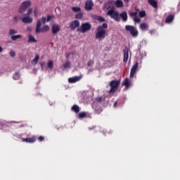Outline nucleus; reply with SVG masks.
<instances>
[{"instance_id": "obj_51", "label": "nucleus", "mask_w": 180, "mask_h": 180, "mask_svg": "<svg viewBox=\"0 0 180 180\" xmlns=\"http://www.w3.org/2000/svg\"><path fill=\"white\" fill-rule=\"evenodd\" d=\"M69 56H70V54L68 55V57H69Z\"/></svg>"}, {"instance_id": "obj_40", "label": "nucleus", "mask_w": 180, "mask_h": 180, "mask_svg": "<svg viewBox=\"0 0 180 180\" xmlns=\"http://www.w3.org/2000/svg\"><path fill=\"white\" fill-rule=\"evenodd\" d=\"M96 101L97 102H98L99 103H101V102H102V101H103V98H102V97H98V98H96Z\"/></svg>"}, {"instance_id": "obj_18", "label": "nucleus", "mask_w": 180, "mask_h": 180, "mask_svg": "<svg viewBox=\"0 0 180 180\" xmlns=\"http://www.w3.org/2000/svg\"><path fill=\"white\" fill-rule=\"evenodd\" d=\"M174 15L172 14L169 15L165 19L166 23H171V22L174 20Z\"/></svg>"}, {"instance_id": "obj_30", "label": "nucleus", "mask_w": 180, "mask_h": 180, "mask_svg": "<svg viewBox=\"0 0 180 180\" xmlns=\"http://www.w3.org/2000/svg\"><path fill=\"white\" fill-rule=\"evenodd\" d=\"M13 79H15V81H18V79H19L20 78V73L19 72H15L13 75Z\"/></svg>"}, {"instance_id": "obj_42", "label": "nucleus", "mask_w": 180, "mask_h": 180, "mask_svg": "<svg viewBox=\"0 0 180 180\" xmlns=\"http://www.w3.org/2000/svg\"><path fill=\"white\" fill-rule=\"evenodd\" d=\"M40 65H41V70H44V65H46V63L42 61L40 63Z\"/></svg>"}, {"instance_id": "obj_39", "label": "nucleus", "mask_w": 180, "mask_h": 180, "mask_svg": "<svg viewBox=\"0 0 180 180\" xmlns=\"http://www.w3.org/2000/svg\"><path fill=\"white\" fill-rule=\"evenodd\" d=\"M93 64H94V60H89L87 62V65H88V67H91Z\"/></svg>"}, {"instance_id": "obj_41", "label": "nucleus", "mask_w": 180, "mask_h": 180, "mask_svg": "<svg viewBox=\"0 0 180 180\" xmlns=\"http://www.w3.org/2000/svg\"><path fill=\"white\" fill-rule=\"evenodd\" d=\"M134 21L135 22V23H140V18H139L138 17H135L134 18Z\"/></svg>"}, {"instance_id": "obj_9", "label": "nucleus", "mask_w": 180, "mask_h": 180, "mask_svg": "<svg viewBox=\"0 0 180 180\" xmlns=\"http://www.w3.org/2000/svg\"><path fill=\"white\" fill-rule=\"evenodd\" d=\"M92 6H94L92 0H87L84 4V9H86V11H92Z\"/></svg>"}, {"instance_id": "obj_49", "label": "nucleus", "mask_w": 180, "mask_h": 180, "mask_svg": "<svg viewBox=\"0 0 180 180\" xmlns=\"http://www.w3.org/2000/svg\"><path fill=\"white\" fill-rule=\"evenodd\" d=\"M149 33H150V34H153V30H150V31H149Z\"/></svg>"}, {"instance_id": "obj_48", "label": "nucleus", "mask_w": 180, "mask_h": 180, "mask_svg": "<svg viewBox=\"0 0 180 180\" xmlns=\"http://www.w3.org/2000/svg\"><path fill=\"white\" fill-rule=\"evenodd\" d=\"M2 50H3L2 46H0V53H2Z\"/></svg>"}, {"instance_id": "obj_19", "label": "nucleus", "mask_w": 180, "mask_h": 180, "mask_svg": "<svg viewBox=\"0 0 180 180\" xmlns=\"http://www.w3.org/2000/svg\"><path fill=\"white\" fill-rule=\"evenodd\" d=\"M15 34H18V30L15 29H10L8 31V35L12 37V36H15Z\"/></svg>"}, {"instance_id": "obj_36", "label": "nucleus", "mask_w": 180, "mask_h": 180, "mask_svg": "<svg viewBox=\"0 0 180 180\" xmlns=\"http://www.w3.org/2000/svg\"><path fill=\"white\" fill-rule=\"evenodd\" d=\"M97 20H98L99 22H105V18H103L102 16H98Z\"/></svg>"}, {"instance_id": "obj_24", "label": "nucleus", "mask_w": 180, "mask_h": 180, "mask_svg": "<svg viewBox=\"0 0 180 180\" xmlns=\"http://www.w3.org/2000/svg\"><path fill=\"white\" fill-rule=\"evenodd\" d=\"M72 110L73 112H75V113H79V106H78V105H74L72 107Z\"/></svg>"}, {"instance_id": "obj_6", "label": "nucleus", "mask_w": 180, "mask_h": 180, "mask_svg": "<svg viewBox=\"0 0 180 180\" xmlns=\"http://www.w3.org/2000/svg\"><path fill=\"white\" fill-rule=\"evenodd\" d=\"M107 15L110 16L112 19H114L116 22H120V18H119V12L114 11L113 8H111L108 11Z\"/></svg>"}, {"instance_id": "obj_2", "label": "nucleus", "mask_w": 180, "mask_h": 180, "mask_svg": "<svg viewBox=\"0 0 180 180\" xmlns=\"http://www.w3.org/2000/svg\"><path fill=\"white\" fill-rule=\"evenodd\" d=\"M109 86H110V89L108 91L110 95H114L115 92L119 89V86H120V80H112L110 82Z\"/></svg>"}, {"instance_id": "obj_17", "label": "nucleus", "mask_w": 180, "mask_h": 180, "mask_svg": "<svg viewBox=\"0 0 180 180\" xmlns=\"http://www.w3.org/2000/svg\"><path fill=\"white\" fill-rule=\"evenodd\" d=\"M120 18H122L123 22H127V12L123 11L120 14Z\"/></svg>"}, {"instance_id": "obj_3", "label": "nucleus", "mask_w": 180, "mask_h": 180, "mask_svg": "<svg viewBox=\"0 0 180 180\" xmlns=\"http://www.w3.org/2000/svg\"><path fill=\"white\" fill-rule=\"evenodd\" d=\"M30 6H32V1L27 0L23 1L20 6L18 8V13H23L24 12H26L27 8H30Z\"/></svg>"}, {"instance_id": "obj_23", "label": "nucleus", "mask_w": 180, "mask_h": 180, "mask_svg": "<svg viewBox=\"0 0 180 180\" xmlns=\"http://www.w3.org/2000/svg\"><path fill=\"white\" fill-rule=\"evenodd\" d=\"M115 5L117 8H122L123 6V1L122 0H117L115 2Z\"/></svg>"}, {"instance_id": "obj_22", "label": "nucleus", "mask_w": 180, "mask_h": 180, "mask_svg": "<svg viewBox=\"0 0 180 180\" xmlns=\"http://www.w3.org/2000/svg\"><path fill=\"white\" fill-rule=\"evenodd\" d=\"M23 141H25V143H34V141H36V138L34 137L26 138L23 139Z\"/></svg>"}, {"instance_id": "obj_38", "label": "nucleus", "mask_w": 180, "mask_h": 180, "mask_svg": "<svg viewBox=\"0 0 180 180\" xmlns=\"http://www.w3.org/2000/svg\"><path fill=\"white\" fill-rule=\"evenodd\" d=\"M10 56H11V57H15V56H16V53H15V52L13 51V50H11V51H10Z\"/></svg>"}, {"instance_id": "obj_45", "label": "nucleus", "mask_w": 180, "mask_h": 180, "mask_svg": "<svg viewBox=\"0 0 180 180\" xmlns=\"http://www.w3.org/2000/svg\"><path fill=\"white\" fill-rule=\"evenodd\" d=\"M13 19H14V21H15V22H18V20H19V17L15 15V16H14Z\"/></svg>"}, {"instance_id": "obj_21", "label": "nucleus", "mask_w": 180, "mask_h": 180, "mask_svg": "<svg viewBox=\"0 0 180 180\" xmlns=\"http://www.w3.org/2000/svg\"><path fill=\"white\" fill-rule=\"evenodd\" d=\"M22 34L18 35H13L11 39L13 40V41H16V40H19L20 39H22Z\"/></svg>"}, {"instance_id": "obj_1", "label": "nucleus", "mask_w": 180, "mask_h": 180, "mask_svg": "<svg viewBox=\"0 0 180 180\" xmlns=\"http://www.w3.org/2000/svg\"><path fill=\"white\" fill-rule=\"evenodd\" d=\"M41 23H43V25H46L45 17H42L41 20H37V27L35 29V33H37V34L39 33H44L45 32H49V30H50V27H49V25H44L41 27Z\"/></svg>"}, {"instance_id": "obj_32", "label": "nucleus", "mask_w": 180, "mask_h": 180, "mask_svg": "<svg viewBox=\"0 0 180 180\" xmlns=\"http://www.w3.org/2000/svg\"><path fill=\"white\" fill-rule=\"evenodd\" d=\"M84 16V13H77L76 15H75V18L76 19H79V20H81V19H82V17Z\"/></svg>"}, {"instance_id": "obj_16", "label": "nucleus", "mask_w": 180, "mask_h": 180, "mask_svg": "<svg viewBox=\"0 0 180 180\" xmlns=\"http://www.w3.org/2000/svg\"><path fill=\"white\" fill-rule=\"evenodd\" d=\"M81 79V77L76 76L75 77H70L68 79V82L70 84H74L75 82H77V81H79Z\"/></svg>"}, {"instance_id": "obj_43", "label": "nucleus", "mask_w": 180, "mask_h": 180, "mask_svg": "<svg viewBox=\"0 0 180 180\" xmlns=\"http://www.w3.org/2000/svg\"><path fill=\"white\" fill-rule=\"evenodd\" d=\"M39 14V12L37 11V8H35L34 10V15L35 18H37V15Z\"/></svg>"}, {"instance_id": "obj_4", "label": "nucleus", "mask_w": 180, "mask_h": 180, "mask_svg": "<svg viewBox=\"0 0 180 180\" xmlns=\"http://www.w3.org/2000/svg\"><path fill=\"white\" fill-rule=\"evenodd\" d=\"M125 30L129 32L132 37H137L139 36V30L133 25H126Z\"/></svg>"}, {"instance_id": "obj_11", "label": "nucleus", "mask_w": 180, "mask_h": 180, "mask_svg": "<svg viewBox=\"0 0 180 180\" xmlns=\"http://www.w3.org/2000/svg\"><path fill=\"white\" fill-rule=\"evenodd\" d=\"M22 23H32L33 22V18L30 15H24L22 18Z\"/></svg>"}, {"instance_id": "obj_44", "label": "nucleus", "mask_w": 180, "mask_h": 180, "mask_svg": "<svg viewBox=\"0 0 180 180\" xmlns=\"http://www.w3.org/2000/svg\"><path fill=\"white\" fill-rule=\"evenodd\" d=\"M51 19H53V16L52 15H49L46 18V21L50 22V20H51Z\"/></svg>"}, {"instance_id": "obj_33", "label": "nucleus", "mask_w": 180, "mask_h": 180, "mask_svg": "<svg viewBox=\"0 0 180 180\" xmlns=\"http://www.w3.org/2000/svg\"><path fill=\"white\" fill-rule=\"evenodd\" d=\"M72 11L75 13L81 12V8L79 7H72Z\"/></svg>"}, {"instance_id": "obj_34", "label": "nucleus", "mask_w": 180, "mask_h": 180, "mask_svg": "<svg viewBox=\"0 0 180 180\" xmlns=\"http://www.w3.org/2000/svg\"><path fill=\"white\" fill-rule=\"evenodd\" d=\"M98 27H101L102 30H105V29H108V24L103 23L102 25H100Z\"/></svg>"}, {"instance_id": "obj_25", "label": "nucleus", "mask_w": 180, "mask_h": 180, "mask_svg": "<svg viewBox=\"0 0 180 180\" xmlns=\"http://www.w3.org/2000/svg\"><path fill=\"white\" fill-rule=\"evenodd\" d=\"M140 29L142 30H148V24L147 23H141L140 25Z\"/></svg>"}, {"instance_id": "obj_28", "label": "nucleus", "mask_w": 180, "mask_h": 180, "mask_svg": "<svg viewBox=\"0 0 180 180\" xmlns=\"http://www.w3.org/2000/svg\"><path fill=\"white\" fill-rule=\"evenodd\" d=\"M63 68L67 69V68H71V63L70 61H66L63 65Z\"/></svg>"}, {"instance_id": "obj_10", "label": "nucleus", "mask_w": 180, "mask_h": 180, "mask_svg": "<svg viewBox=\"0 0 180 180\" xmlns=\"http://www.w3.org/2000/svg\"><path fill=\"white\" fill-rule=\"evenodd\" d=\"M137 68H139V63L136 62L131 69V78H133V77H134V74H136V72H137Z\"/></svg>"}, {"instance_id": "obj_26", "label": "nucleus", "mask_w": 180, "mask_h": 180, "mask_svg": "<svg viewBox=\"0 0 180 180\" xmlns=\"http://www.w3.org/2000/svg\"><path fill=\"white\" fill-rule=\"evenodd\" d=\"M32 13H33V8H28L27 13H23L22 14V16H30V15H32Z\"/></svg>"}, {"instance_id": "obj_14", "label": "nucleus", "mask_w": 180, "mask_h": 180, "mask_svg": "<svg viewBox=\"0 0 180 180\" xmlns=\"http://www.w3.org/2000/svg\"><path fill=\"white\" fill-rule=\"evenodd\" d=\"M122 85H124V86H125L126 88L129 89L130 88V86H131V82H130L129 78H126L122 82Z\"/></svg>"}, {"instance_id": "obj_27", "label": "nucleus", "mask_w": 180, "mask_h": 180, "mask_svg": "<svg viewBox=\"0 0 180 180\" xmlns=\"http://www.w3.org/2000/svg\"><path fill=\"white\" fill-rule=\"evenodd\" d=\"M47 67L49 70H53L54 68V61L49 60L47 63Z\"/></svg>"}, {"instance_id": "obj_35", "label": "nucleus", "mask_w": 180, "mask_h": 180, "mask_svg": "<svg viewBox=\"0 0 180 180\" xmlns=\"http://www.w3.org/2000/svg\"><path fill=\"white\" fill-rule=\"evenodd\" d=\"M139 16H140L141 18H144V17H146V11H140V12H139Z\"/></svg>"}, {"instance_id": "obj_13", "label": "nucleus", "mask_w": 180, "mask_h": 180, "mask_svg": "<svg viewBox=\"0 0 180 180\" xmlns=\"http://www.w3.org/2000/svg\"><path fill=\"white\" fill-rule=\"evenodd\" d=\"M60 25L54 24L52 26V33L53 34H57V33H58V32H60Z\"/></svg>"}, {"instance_id": "obj_47", "label": "nucleus", "mask_w": 180, "mask_h": 180, "mask_svg": "<svg viewBox=\"0 0 180 180\" xmlns=\"http://www.w3.org/2000/svg\"><path fill=\"white\" fill-rule=\"evenodd\" d=\"M116 106H117V101H115L114 103V108H116Z\"/></svg>"}, {"instance_id": "obj_50", "label": "nucleus", "mask_w": 180, "mask_h": 180, "mask_svg": "<svg viewBox=\"0 0 180 180\" xmlns=\"http://www.w3.org/2000/svg\"><path fill=\"white\" fill-rule=\"evenodd\" d=\"M124 2H129V1H130V0H124Z\"/></svg>"}, {"instance_id": "obj_15", "label": "nucleus", "mask_w": 180, "mask_h": 180, "mask_svg": "<svg viewBox=\"0 0 180 180\" xmlns=\"http://www.w3.org/2000/svg\"><path fill=\"white\" fill-rule=\"evenodd\" d=\"M148 2L149 4V5L153 6V8H155V9H157V8H158V3L157 2V1H155V0H148Z\"/></svg>"}, {"instance_id": "obj_37", "label": "nucleus", "mask_w": 180, "mask_h": 180, "mask_svg": "<svg viewBox=\"0 0 180 180\" xmlns=\"http://www.w3.org/2000/svg\"><path fill=\"white\" fill-rule=\"evenodd\" d=\"M129 15L131 16V18H133L134 19V18H137V13H129Z\"/></svg>"}, {"instance_id": "obj_29", "label": "nucleus", "mask_w": 180, "mask_h": 180, "mask_svg": "<svg viewBox=\"0 0 180 180\" xmlns=\"http://www.w3.org/2000/svg\"><path fill=\"white\" fill-rule=\"evenodd\" d=\"M40 59V56L37 55L35 58L32 60V63H34V65L39 63V60Z\"/></svg>"}, {"instance_id": "obj_20", "label": "nucleus", "mask_w": 180, "mask_h": 180, "mask_svg": "<svg viewBox=\"0 0 180 180\" xmlns=\"http://www.w3.org/2000/svg\"><path fill=\"white\" fill-rule=\"evenodd\" d=\"M28 43H37V39L32 34L28 35Z\"/></svg>"}, {"instance_id": "obj_7", "label": "nucleus", "mask_w": 180, "mask_h": 180, "mask_svg": "<svg viewBox=\"0 0 180 180\" xmlns=\"http://www.w3.org/2000/svg\"><path fill=\"white\" fill-rule=\"evenodd\" d=\"M91 27H92V25L89 22H84L77 30L81 33H86V32L91 30Z\"/></svg>"}, {"instance_id": "obj_46", "label": "nucleus", "mask_w": 180, "mask_h": 180, "mask_svg": "<svg viewBox=\"0 0 180 180\" xmlns=\"http://www.w3.org/2000/svg\"><path fill=\"white\" fill-rule=\"evenodd\" d=\"M38 139L39 140V141H43L44 140V137H43V136H39V137L38 138Z\"/></svg>"}, {"instance_id": "obj_12", "label": "nucleus", "mask_w": 180, "mask_h": 180, "mask_svg": "<svg viewBox=\"0 0 180 180\" xmlns=\"http://www.w3.org/2000/svg\"><path fill=\"white\" fill-rule=\"evenodd\" d=\"M124 63H127V60H129V48L126 47L124 50Z\"/></svg>"}, {"instance_id": "obj_31", "label": "nucleus", "mask_w": 180, "mask_h": 180, "mask_svg": "<svg viewBox=\"0 0 180 180\" xmlns=\"http://www.w3.org/2000/svg\"><path fill=\"white\" fill-rule=\"evenodd\" d=\"M84 117H86V112H79L78 115L79 119H84Z\"/></svg>"}, {"instance_id": "obj_5", "label": "nucleus", "mask_w": 180, "mask_h": 180, "mask_svg": "<svg viewBox=\"0 0 180 180\" xmlns=\"http://www.w3.org/2000/svg\"><path fill=\"white\" fill-rule=\"evenodd\" d=\"M95 37L98 40H103L106 37V30H102L101 27H98Z\"/></svg>"}, {"instance_id": "obj_8", "label": "nucleus", "mask_w": 180, "mask_h": 180, "mask_svg": "<svg viewBox=\"0 0 180 180\" xmlns=\"http://www.w3.org/2000/svg\"><path fill=\"white\" fill-rule=\"evenodd\" d=\"M77 27H79V21L78 20H73L70 22V30H75Z\"/></svg>"}]
</instances>
